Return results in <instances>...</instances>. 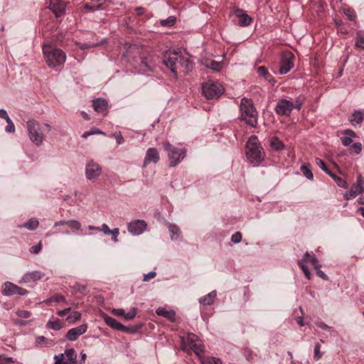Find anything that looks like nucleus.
I'll use <instances>...</instances> for the list:
<instances>
[{
	"mask_svg": "<svg viewBox=\"0 0 364 364\" xmlns=\"http://www.w3.org/2000/svg\"><path fill=\"white\" fill-rule=\"evenodd\" d=\"M240 119L251 127H256L258 124V112L251 99L242 97L240 104Z\"/></svg>",
	"mask_w": 364,
	"mask_h": 364,
	"instance_id": "f257e3e1",
	"label": "nucleus"
},
{
	"mask_svg": "<svg viewBox=\"0 0 364 364\" xmlns=\"http://www.w3.org/2000/svg\"><path fill=\"white\" fill-rule=\"evenodd\" d=\"M43 53L48 66L51 68L63 65L66 60L65 52L51 45H43Z\"/></svg>",
	"mask_w": 364,
	"mask_h": 364,
	"instance_id": "f03ea898",
	"label": "nucleus"
},
{
	"mask_svg": "<svg viewBox=\"0 0 364 364\" xmlns=\"http://www.w3.org/2000/svg\"><path fill=\"white\" fill-rule=\"evenodd\" d=\"M263 149L256 136H251L246 144V156L251 164L258 165L264 159Z\"/></svg>",
	"mask_w": 364,
	"mask_h": 364,
	"instance_id": "7ed1b4c3",
	"label": "nucleus"
},
{
	"mask_svg": "<svg viewBox=\"0 0 364 364\" xmlns=\"http://www.w3.org/2000/svg\"><path fill=\"white\" fill-rule=\"evenodd\" d=\"M163 146L167 152L170 166H176L186 156L187 151L185 148H178L168 141L163 143Z\"/></svg>",
	"mask_w": 364,
	"mask_h": 364,
	"instance_id": "20e7f679",
	"label": "nucleus"
},
{
	"mask_svg": "<svg viewBox=\"0 0 364 364\" xmlns=\"http://www.w3.org/2000/svg\"><path fill=\"white\" fill-rule=\"evenodd\" d=\"M102 317L105 323L111 328L129 334L136 333L142 326L141 324L126 326L114 318L105 314H104Z\"/></svg>",
	"mask_w": 364,
	"mask_h": 364,
	"instance_id": "39448f33",
	"label": "nucleus"
},
{
	"mask_svg": "<svg viewBox=\"0 0 364 364\" xmlns=\"http://www.w3.org/2000/svg\"><path fill=\"white\" fill-rule=\"evenodd\" d=\"M224 91L223 86L218 82L208 80L202 85L203 94L208 100L218 99Z\"/></svg>",
	"mask_w": 364,
	"mask_h": 364,
	"instance_id": "423d86ee",
	"label": "nucleus"
},
{
	"mask_svg": "<svg viewBox=\"0 0 364 364\" xmlns=\"http://www.w3.org/2000/svg\"><path fill=\"white\" fill-rule=\"evenodd\" d=\"M27 129L30 139L37 146H40L43 140V134L41 130L40 124L36 120H28Z\"/></svg>",
	"mask_w": 364,
	"mask_h": 364,
	"instance_id": "0eeeda50",
	"label": "nucleus"
},
{
	"mask_svg": "<svg viewBox=\"0 0 364 364\" xmlns=\"http://www.w3.org/2000/svg\"><path fill=\"white\" fill-rule=\"evenodd\" d=\"M181 55L176 52H166L164 55L163 62L164 65L177 77V72L179 69V59Z\"/></svg>",
	"mask_w": 364,
	"mask_h": 364,
	"instance_id": "6e6552de",
	"label": "nucleus"
},
{
	"mask_svg": "<svg viewBox=\"0 0 364 364\" xmlns=\"http://www.w3.org/2000/svg\"><path fill=\"white\" fill-rule=\"evenodd\" d=\"M294 59L295 56L291 51L283 52L280 61L279 74L285 75L289 73L294 66Z\"/></svg>",
	"mask_w": 364,
	"mask_h": 364,
	"instance_id": "1a4fd4ad",
	"label": "nucleus"
},
{
	"mask_svg": "<svg viewBox=\"0 0 364 364\" xmlns=\"http://www.w3.org/2000/svg\"><path fill=\"white\" fill-rule=\"evenodd\" d=\"M77 353L73 348L65 350L64 353L55 355V364H76Z\"/></svg>",
	"mask_w": 364,
	"mask_h": 364,
	"instance_id": "9d476101",
	"label": "nucleus"
},
{
	"mask_svg": "<svg viewBox=\"0 0 364 364\" xmlns=\"http://www.w3.org/2000/svg\"><path fill=\"white\" fill-rule=\"evenodd\" d=\"M187 341L190 348L193 350L201 360L203 357L202 355L204 353V346L202 343V341L196 334L189 333L187 336Z\"/></svg>",
	"mask_w": 364,
	"mask_h": 364,
	"instance_id": "9b49d317",
	"label": "nucleus"
},
{
	"mask_svg": "<svg viewBox=\"0 0 364 364\" xmlns=\"http://www.w3.org/2000/svg\"><path fill=\"white\" fill-rule=\"evenodd\" d=\"M102 173V167L94 161H90L86 165L85 176L90 181H96Z\"/></svg>",
	"mask_w": 364,
	"mask_h": 364,
	"instance_id": "f8f14e48",
	"label": "nucleus"
},
{
	"mask_svg": "<svg viewBox=\"0 0 364 364\" xmlns=\"http://www.w3.org/2000/svg\"><path fill=\"white\" fill-rule=\"evenodd\" d=\"M294 109L293 102L286 99L279 100L275 107V112L279 116H290Z\"/></svg>",
	"mask_w": 364,
	"mask_h": 364,
	"instance_id": "ddd939ff",
	"label": "nucleus"
},
{
	"mask_svg": "<svg viewBox=\"0 0 364 364\" xmlns=\"http://www.w3.org/2000/svg\"><path fill=\"white\" fill-rule=\"evenodd\" d=\"M147 227L146 223L143 220H136L129 223L128 231L134 235L142 234Z\"/></svg>",
	"mask_w": 364,
	"mask_h": 364,
	"instance_id": "4468645a",
	"label": "nucleus"
},
{
	"mask_svg": "<svg viewBox=\"0 0 364 364\" xmlns=\"http://www.w3.org/2000/svg\"><path fill=\"white\" fill-rule=\"evenodd\" d=\"M160 160V154L159 151L154 148H149L146 152V155L143 162V168L146 167L149 164H156Z\"/></svg>",
	"mask_w": 364,
	"mask_h": 364,
	"instance_id": "2eb2a0df",
	"label": "nucleus"
},
{
	"mask_svg": "<svg viewBox=\"0 0 364 364\" xmlns=\"http://www.w3.org/2000/svg\"><path fill=\"white\" fill-rule=\"evenodd\" d=\"M87 330V324L80 325L79 326L70 329L66 333L65 338L70 341H75L79 338V336L84 334Z\"/></svg>",
	"mask_w": 364,
	"mask_h": 364,
	"instance_id": "dca6fc26",
	"label": "nucleus"
},
{
	"mask_svg": "<svg viewBox=\"0 0 364 364\" xmlns=\"http://www.w3.org/2000/svg\"><path fill=\"white\" fill-rule=\"evenodd\" d=\"M48 8L55 14L56 17H60L65 12L66 4L62 0H50Z\"/></svg>",
	"mask_w": 364,
	"mask_h": 364,
	"instance_id": "f3484780",
	"label": "nucleus"
},
{
	"mask_svg": "<svg viewBox=\"0 0 364 364\" xmlns=\"http://www.w3.org/2000/svg\"><path fill=\"white\" fill-rule=\"evenodd\" d=\"M45 276V274L41 271H32L25 273L19 283H30L38 281Z\"/></svg>",
	"mask_w": 364,
	"mask_h": 364,
	"instance_id": "a211bd4d",
	"label": "nucleus"
},
{
	"mask_svg": "<svg viewBox=\"0 0 364 364\" xmlns=\"http://www.w3.org/2000/svg\"><path fill=\"white\" fill-rule=\"evenodd\" d=\"M235 15L239 18V21L237 22L238 26L241 27H245L250 25L252 23V18L247 15L245 11L240 9H235Z\"/></svg>",
	"mask_w": 364,
	"mask_h": 364,
	"instance_id": "6ab92c4d",
	"label": "nucleus"
},
{
	"mask_svg": "<svg viewBox=\"0 0 364 364\" xmlns=\"http://www.w3.org/2000/svg\"><path fill=\"white\" fill-rule=\"evenodd\" d=\"M342 133L343 136L341 138V141L345 146H350L353 142V139L358 137L356 133L350 129L343 130Z\"/></svg>",
	"mask_w": 364,
	"mask_h": 364,
	"instance_id": "aec40b11",
	"label": "nucleus"
},
{
	"mask_svg": "<svg viewBox=\"0 0 364 364\" xmlns=\"http://www.w3.org/2000/svg\"><path fill=\"white\" fill-rule=\"evenodd\" d=\"M92 107L95 111L99 113H104L107 110L108 103L103 98H97L92 100Z\"/></svg>",
	"mask_w": 364,
	"mask_h": 364,
	"instance_id": "412c9836",
	"label": "nucleus"
},
{
	"mask_svg": "<svg viewBox=\"0 0 364 364\" xmlns=\"http://www.w3.org/2000/svg\"><path fill=\"white\" fill-rule=\"evenodd\" d=\"M156 313L158 316L166 318L171 322L175 321L176 312L172 309L160 307L156 310Z\"/></svg>",
	"mask_w": 364,
	"mask_h": 364,
	"instance_id": "4be33fe9",
	"label": "nucleus"
},
{
	"mask_svg": "<svg viewBox=\"0 0 364 364\" xmlns=\"http://www.w3.org/2000/svg\"><path fill=\"white\" fill-rule=\"evenodd\" d=\"M364 192V188H359L357 187L355 185H353L351 186L350 190L349 191H347L344 196L343 198L347 200H351L355 198L358 195L361 194Z\"/></svg>",
	"mask_w": 364,
	"mask_h": 364,
	"instance_id": "5701e85b",
	"label": "nucleus"
},
{
	"mask_svg": "<svg viewBox=\"0 0 364 364\" xmlns=\"http://www.w3.org/2000/svg\"><path fill=\"white\" fill-rule=\"evenodd\" d=\"M16 288H17V285L10 282H6L2 285L1 294L4 296H11L16 294Z\"/></svg>",
	"mask_w": 364,
	"mask_h": 364,
	"instance_id": "b1692460",
	"label": "nucleus"
},
{
	"mask_svg": "<svg viewBox=\"0 0 364 364\" xmlns=\"http://www.w3.org/2000/svg\"><path fill=\"white\" fill-rule=\"evenodd\" d=\"M179 63L178 70H180V72L187 73L191 70L192 63L189 59L181 55V58L179 59Z\"/></svg>",
	"mask_w": 364,
	"mask_h": 364,
	"instance_id": "393cba45",
	"label": "nucleus"
},
{
	"mask_svg": "<svg viewBox=\"0 0 364 364\" xmlns=\"http://www.w3.org/2000/svg\"><path fill=\"white\" fill-rule=\"evenodd\" d=\"M217 296V291L215 290H213L206 294L205 296L201 297L199 299L200 304L206 306V305H211L214 303V300Z\"/></svg>",
	"mask_w": 364,
	"mask_h": 364,
	"instance_id": "a878e982",
	"label": "nucleus"
},
{
	"mask_svg": "<svg viewBox=\"0 0 364 364\" xmlns=\"http://www.w3.org/2000/svg\"><path fill=\"white\" fill-rule=\"evenodd\" d=\"M363 117V114L360 111L355 110L349 117V121L353 126H356L362 123Z\"/></svg>",
	"mask_w": 364,
	"mask_h": 364,
	"instance_id": "bb28decb",
	"label": "nucleus"
},
{
	"mask_svg": "<svg viewBox=\"0 0 364 364\" xmlns=\"http://www.w3.org/2000/svg\"><path fill=\"white\" fill-rule=\"evenodd\" d=\"M269 141L270 146L276 151H280L284 149V143L276 136L270 137Z\"/></svg>",
	"mask_w": 364,
	"mask_h": 364,
	"instance_id": "cd10ccee",
	"label": "nucleus"
},
{
	"mask_svg": "<svg viewBox=\"0 0 364 364\" xmlns=\"http://www.w3.org/2000/svg\"><path fill=\"white\" fill-rule=\"evenodd\" d=\"M257 73L259 76L264 77L265 80L269 82L274 83L276 82L264 66H259L257 68Z\"/></svg>",
	"mask_w": 364,
	"mask_h": 364,
	"instance_id": "c85d7f7f",
	"label": "nucleus"
},
{
	"mask_svg": "<svg viewBox=\"0 0 364 364\" xmlns=\"http://www.w3.org/2000/svg\"><path fill=\"white\" fill-rule=\"evenodd\" d=\"M46 327L49 329L59 331L62 328L63 326L61 321L58 318H55L53 320H50L48 321Z\"/></svg>",
	"mask_w": 364,
	"mask_h": 364,
	"instance_id": "c756f323",
	"label": "nucleus"
},
{
	"mask_svg": "<svg viewBox=\"0 0 364 364\" xmlns=\"http://www.w3.org/2000/svg\"><path fill=\"white\" fill-rule=\"evenodd\" d=\"M203 64L205 68L211 69L214 71H219L222 68L220 63L213 60H206Z\"/></svg>",
	"mask_w": 364,
	"mask_h": 364,
	"instance_id": "7c9ffc66",
	"label": "nucleus"
},
{
	"mask_svg": "<svg viewBox=\"0 0 364 364\" xmlns=\"http://www.w3.org/2000/svg\"><path fill=\"white\" fill-rule=\"evenodd\" d=\"M38 225L39 222L38 220L31 218L20 227L25 228L30 230H34L38 228Z\"/></svg>",
	"mask_w": 364,
	"mask_h": 364,
	"instance_id": "2f4dec72",
	"label": "nucleus"
},
{
	"mask_svg": "<svg viewBox=\"0 0 364 364\" xmlns=\"http://www.w3.org/2000/svg\"><path fill=\"white\" fill-rule=\"evenodd\" d=\"M139 70L141 72L153 71L152 65H149L145 58H140Z\"/></svg>",
	"mask_w": 364,
	"mask_h": 364,
	"instance_id": "473e14b6",
	"label": "nucleus"
},
{
	"mask_svg": "<svg viewBox=\"0 0 364 364\" xmlns=\"http://www.w3.org/2000/svg\"><path fill=\"white\" fill-rule=\"evenodd\" d=\"M301 173L304 174V176L309 180H313L314 175L311 170V167L309 164H304L301 166L300 168Z\"/></svg>",
	"mask_w": 364,
	"mask_h": 364,
	"instance_id": "72a5a7b5",
	"label": "nucleus"
},
{
	"mask_svg": "<svg viewBox=\"0 0 364 364\" xmlns=\"http://www.w3.org/2000/svg\"><path fill=\"white\" fill-rule=\"evenodd\" d=\"M200 361L202 364H223V362L220 358L210 356H203Z\"/></svg>",
	"mask_w": 364,
	"mask_h": 364,
	"instance_id": "f704fd0d",
	"label": "nucleus"
},
{
	"mask_svg": "<svg viewBox=\"0 0 364 364\" xmlns=\"http://www.w3.org/2000/svg\"><path fill=\"white\" fill-rule=\"evenodd\" d=\"M355 46L364 50V33L361 31H358L355 38Z\"/></svg>",
	"mask_w": 364,
	"mask_h": 364,
	"instance_id": "c9c22d12",
	"label": "nucleus"
},
{
	"mask_svg": "<svg viewBox=\"0 0 364 364\" xmlns=\"http://www.w3.org/2000/svg\"><path fill=\"white\" fill-rule=\"evenodd\" d=\"M168 228L171 240H176L179 236V228L176 225L172 224H169Z\"/></svg>",
	"mask_w": 364,
	"mask_h": 364,
	"instance_id": "e433bc0d",
	"label": "nucleus"
},
{
	"mask_svg": "<svg viewBox=\"0 0 364 364\" xmlns=\"http://www.w3.org/2000/svg\"><path fill=\"white\" fill-rule=\"evenodd\" d=\"M66 225L74 232L81 230L82 228L81 223L76 220H67Z\"/></svg>",
	"mask_w": 364,
	"mask_h": 364,
	"instance_id": "4c0bfd02",
	"label": "nucleus"
},
{
	"mask_svg": "<svg viewBox=\"0 0 364 364\" xmlns=\"http://www.w3.org/2000/svg\"><path fill=\"white\" fill-rule=\"evenodd\" d=\"M298 264L300 267V268L301 269L304 274H305L306 277L308 279H311V272H310L307 265L306 264L304 260V259L299 260Z\"/></svg>",
	"mask_w": 364,
	"mask_h": 364,
	"instance_id": "58836bf2",
	"label": "nucleus"
},
{
	"mask_svg": "<svg viewBox=\"0 0 364 364\" xmlns=\"http://www.w3.org/2000/svg\"><path fill=\"white\" fill-rule=\"evenodd\" d=\"M47 302H63L68 304L67 300L64 296L60 294H54L48 299Z\"/></svg>",
	"mask_w": 364,
	"mask_h": 364,
	"instance_id": "ea45409f",
	"label": "nucleus"
},
{
	"mask_svg": "<svg viewBox=\"0 0 364 364\" xmlns=\"http://www.w3.org/2000/svg\"><path fill=\"white\" fill-rule=\"evenodd\" d=\"M93 134H103V135H105V134L103 132H102L100 129H99L97 128L93 127L90 131L85 132L82 135V137L87 138L89 136L93 135Z\"/></svg>",
	"mask_w": 364,
	"mask_h": 364,
	"instance_id": "a19ab883",
	"label": "nucleus"
},
{
	"mask_svg": "<svg viewBox=\"0 0 364 364\" xmlns=\"http://www.w3.org/2000/svg\"><path fill=\"white\" fill-rule=\"evenodd\" d=\"M343 14L348 17L350 21H355L356 14L355 11L351 8H347L343 9Z\"/></svg>",
	"mask_w": 364,
	"mask_h": 364,
	"instance_id": "79ce46f5",
	"label": "nucleus"
},
{
	"mask_svg": "<svg viewBox=\"0 0 364 364\" xmlns=\"http://www.w3.org/2000/svg\"><path fill=\"white\" fill-rule=\"evenodd\" d=\"M81 318V314L79 311H73L70 315L67 317L68 322L75 323L80 320Z\"/></svg>",
	"mask_w": 364,
	"mask_h": 364,
	"instance_id": "37998d69",
	"label": "nucleus"
},
{
	"mask_svg": "<svg viewBox=\"0 0 364 364\" xmlns=\"http://www.w3.org/2000/svg\"><path fill=\"white\" fill-rule=\"evenodd\" d=\"M304 97L303 95L298 96L295 99L294 102H293L294 108H296V109L300 110L302 107V105L304 103Z\"/></svg>",
	"mask_w": 364,
	"mask_h": 364,
	"instance_id": "c03bdc74",
	"label": "nucleus"
},
{
	"mask_svg": "<svg viewBox=\"0 0 364 364\" xmlns=\"http://www.w3.org/2000/svg\"><path fill=\"white\" fill-rule=\"evenodd\" d=\"M176 21V19L174 16H169L168 18L161 20V25L163 26H171Z\"/></svg>",
	"mask_w": 364,
	"mask_h": 364,
	"instance_id": "a18cd8bd",
	"label": "nucleus"
},
{
	"mask_svg": "<svg viewBox=\"0 0 364 364\" xmlns=\"http://www.w3.org/2000/svg\"><path fill=\"white\" fill-rule=\"evenodd\" d=\"M136 312L137 309L136 307H133L128 313H124V318L127 321L132 320L136 316Z\"/></svg>",
	"mask_w": 364,
	"mask_h": 364,
	"instance_id": "49530a36",
	"label": "nucleus"
},
{
	"mask_svg": "<svg viewBox=\"0 0 364 364\" xmlns=\"http://www.w3.org/2000/svg\"><path fill=\"white\" fill-rule=\"evenodd\" d=\"M83 8L86 10H87L88 11H96V10H100L102 8V4H97V5H91V4H85L83 5Z\"/></svg>",
	"mask_w": 364,
	"mask_h": 364,
	"instance_id": "de8ad7c7",
	"label": "nucleus"
},
{
	"mask_svg": "<svg viewBox=\"0 0 364 364\" xmlns=\"http://www.w3.org/2000/svg\"><path fill=\"white\" fill-rule=\"evenodd\" d=\"M14 363L13 358L8 357L5 354L0 355V364H12Z\"/></svg>",
	"mask_w": 364,
	"mask_h": 364,
	"instance_id": "09e8293b",
	"label": "nucleus"
},
{
	"mask_svg": "<svg viewBox=\"0 0 364 364\" xmlns=\"http://www.w3.org/2000/svg\"><path fill=\"white\" fill-rule=\"evenodd\" d=\"M321 345L319 343H316L314 350V358L316 360H319L322 356V353L320 351Z\"/></svg>",
	"mask_w": 364,
	"mask_h": 364,
	"instance_id": "8fccbe9b",
	"label": "nucleus"
},
{
	"mask_svg": "<svg viewBox=\"0 0 364 364\" xmlns=\"http://www.w3.org/2000/svg\"><path fill=\"white\" fill-rule=\"evenodd\" d=\"M6 122L7 123V126L5 128L6 132L8 133H14L15 132V126L11 118H8Z\"/></svg>",
	"mask_w": 364,
	"mask_h": 364,
	"instance_id": "3c124183",
	"label": "nucleus"
},
{
	"mask_svg": "<svg viewBox=\"0 0 364 364\" xmlns=\"http://www.w3.org/2000/svg\"><path fill=\"white\" fill-rule=\"evenodd\" d=\"M16 314L20 317L23 318H28L31 316V313L27 310H17L16 311Z\"/></svg>",
	"mask_w": 364,
	"mask_h": 364,
	"instance_id": "603ef678",
	"label": "nucleus"
},
{
	"mask_svg": "<svg viewBox=\"0 0 364 364\" xmlns=\"http://www.w3.org/2000/svg\"><path fill=\"white\" fill-rule=\"evenodd\" d=\"M316 164L321 169H322L326 173L329 170L325 162L321 159L316 158Z\"/></svg>",
	"mask_w": 364,
	"mask_h": 364,
	"instance_id": "864d4df0",
	"label": "nucleus"
},
{
	"mask_svg": "<svg viewBox=\"0 0 364 364\" xmlns=\"http://www.w3.org/2000/svg\"><path fill=\"white\" fill-rule=\"evenodd\" d=\"M350 149L353 151V152L356 154H358L362 151V144L360 142H355L353 143L351 146Z\"/></svg>",
	"mask_w": 364,
	"mask_h": 364,
	"instance_id": "5fc2aeb1",
	"label": "nucleus"
},
{
	"mask_svg": "<svg viewBox=\"0 0 364 364\" xmlns=\"http://www.w3.org/2000/svg\"><path fill=\"white\" fill-rule=\"evenodd\" d=\"M335 182L336 183V184L339 186V187H341V188H348V183L346 182V181H345L344 179H343L342 178L339 177V176H337L335 179H334Z\"/></svg>",
	"mask_w": 364,
	"mask_h": 364,
	"instance_id": "6e6d98bb",
	"label": "nucleus"
},
{
	"mask_svg": "<svg viewBox=\"0 0 364 364\" xmlns=\"http://www.w3.org/2000/svg\"><path fill=\"white\" fill-rule=\"evenodd\" d=\"M49 342H51V341H49L47 338H46L45 336H38L36 338V346H41L43 343H48Z\"/></svg>",
	"mask_w": 364,
	"mask_h": 364,
	"instance_id": "4d7b16f0",
	"label": "nucleus"
},
{
	"mask_svg": "<svg viewBox=\"0 0 364 364\" xmlns=\"http://www.w3.org/2000/svg\"><path fill=\"white\" fill-rule=\"evenodd\" d=\"M242 240V234L240 232L234 233L231 237V241L234 243H238Z\"/></svg>",
	"mask_w": 364,
	"mask_h": 364,
	"instance_id": "13d9d810",
	"label": "nucleus"
},
{
	"mask_svg": "<svg viewBox=\"0 0 364 364\" xmlns=\"http://www.w3.org/2000/svg\"><path fill=\"white\" fill-rule=\"evenodd\" d=\"M309 261L311 262L315 269L321 268V266L318 264V259L315 255H312Z\"/></svg>",
	"mask_w": 364,
	"mask_h": 364,
	"instance_id": "bf43d9fd",
	"label": "nucleus"
},
{
	"mask_svg": "<svg viewBox=\"0 0 364 364\" xmlns=\"http://www.w3.org/2000/svg\"><path fill=\"white\" fill-rule=\"evenodd\" d=\"M156 276V272H154V271L149 272V273L144 274L143 281L148 282L150 279L154 278Z\"/></svg>",
	"mask_w": 364,
	"mask_h": 364,
	"instance_id": "052dcab7",
	"label": "nucleus"
},
{
	"mask_svg": "<svg viewBox=\"0 0 364 364\" xmlns=\"http://www.w3.org/2000/svg\"><path fill=\"white\" fill-rule=\"evenodd\" d=\"M73 289L76 292H80V293L82 294L85 291L86 287L82 284H77L73 287Z\"/></svg>",
	"mask_w": 364,
	"mask_h": 364,
	"instance_id": "680f3d73",
	"label": "nucleus"
},
{
	"mask_svg": "<svg viewBox=\"0 0 364 364\" xmlns=\"http://www.w3.org/2000/svg\"><path fill=\"white\" fill-rule=\"evenodd\" d=\"M109 235H112V239L114 242H117L118 241L117 237L119 235V228H114L113 230H112Z\"/></svg>",
	"mask_w": 364,
	"mask_h": 364,
	"instance_id": "e2e57ef3",
	"label": "nucleus"
},
{
	"mask_svg": "<svg viewBox=\"0 0 364 364\" xmlns=\"http://www.w3.org/2000/svg\"><path fill=\"white\" fill-rule=\"evenodd\" d=\"M16 294L20 295V296H25L28 294V291L26 289H23L21 287H18L17 285V288H16Z\"/></svg>",
	"mask_w": 364,
	"mask_h": 364,
	"instance_id": "0e129e2a",
	"label": "nucleus"
},
{
	"mask_svg": "<svg viewBox=\"0 0 364 364\" xmlns=\"http://www.w3.org/2000/svg\"><path fill=\"white\" fill-rule=\"evenodd\" d=\"M112 136L116 138V141L117 144H122L124 142V139L120 133L113 134Z\"/></svg>",
	"mask_w": 364,
	"mask_h": 364,
	"instance_id": "69168bd1",
	"label": "nucleus"
},
{
	"mask_svg": "<svg viewBox=\"0 0 364 364\" xmlns=\"http://www.w3.org/2000/svg\"><path fill=\"white\" fill-rule=\"evenodd\" d=\"M99 230L102 231L105 235H109L112 231L109 226L105 223L102 225Z\"/></svg>",
	"mask_w": 364,
	"mask_h": 364,
	"instance_id": "338daca9",
	"label": "nucleus"
},
{
	"mask_svg": "<svg viewBox=\"0 0 364 364\" xmlns=\"http://www.w3.org/2000/svg\"><path fill=\"white\" fill-rule=\"evenodd\" d=\"M41 250V242H39L36 245L33 246L31 248V252H32L33 254H38L40 252Z\"/></svg>",
	"mask_w": 364,
	"mask_h": 364,
	"instance_id": "774afa93",
	"label": "nucleus"
}]
</instances>
